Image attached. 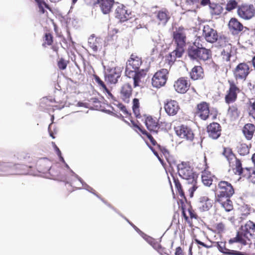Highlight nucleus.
I'll return each mask as SVG.
<instances>
[{
    "mask_svg": "<svg viewBox=\"0 0 255 255\" xmlns=\"http://www.w3.org/2000/svg\"><path fill=\"white\" fill-rule=\"evenodd\" d=\"M130 14V12H128V10L123 4L118 5L115 10V16L119 19L121 21H125L131 18Z\"/></svg>",
    "mask_w": 255,
    "mask_h": 255,
    "instance_id": "obj_23",
    "label": "nucleus"
},
{
    "mask_svg": "<svg viewBox=\"0 0 255 255\" xmlns=\"http://www.w3.org/2000/svg\"><path fill=\"white\" fill-rule=\"evenodd\" d=\"M188 54L191 59L205 61L210 58L211 51L205 48L199 47L194 45L189 47Z\"/></svg>",
    "mask_w": 255,
    "mask_h": 255,
    "instance_id": "obj_6",
    "label": "nucleus"
},
{
    "mask_svg": "<svg viewBox=\"0 0 255 255\" xmlns=\"http://www.w3.org/2000/svg\"><path fill=\"white\" fill-rule=\"evenodd\" d=\"M85 3L89 5H95L100 2V0H84Z\"/></svg>",
    "mask_w": 255,
    "mask_h": 255,
    "instance_id": "obj_58",
    "label": "nucleus"
},
{
    "mask_svg": "<svg viewBox=\"0 0 255 255\" xmlns=\"http://www.w3.org/2000/svg\"><path fill=\"white\" fill-rule=\"evenodd\" d=\"M217 248L218 250L222 253L227 254L228 255H249L246 252H241L240 251L230 250L226 248V244L225 242H217Z\"/></svg>",
    "mask_w": 255,
    "mask_h": 255,
    "instance_id": "obj_27",
    "label": "nucleus"
},
{
    "mask_svg": "<svg viewBox=\"0 0 255 255\" xmlns=\"http://www.w3.org/2000/svg\"><path fill=\"white\" fill-rule=\"evenodd\" d=\"M238 2L235 0H230L226 4V9L227 11H230L238 8Z\"/></svg>",
    "mask_w": 255,
    "mask_h": 255,
    "instance_id": "obj_50",
    "label": "nucleus"
},
{
    "mask_svg": "<svg viewBox=\"0 0 255 255\" xmlns=\"http://www.w3.org/2000/svg\"><path fill=\"white\" fill-rule=\"evenodd\" d=\"M175 133L181 138L192 141L194 138V134L192 129L187 125H181L174 128Z\"/></svg>",
    "mask_w": 255,
    "mask_h": 255,
    "instance_id": "obj_13",
    "label": "nucleus"
},
{
    "mask_svg": "<svg viewBox=\"0 0 255 255\" xmlns=\"http://www.w3.org/2000/svg\"><path fill=\"white\" fill-rule=\"evenodd\" d=\"M51 167V162L47 158H43L38 160L36 164V168L39 173L45 174L50 170Z\"/></svg>",
    "mask_w": 255,
    "mask_h": 255,
    "instance_id": "obj_22",
    "label": "nucleus"
},
{
    "mask_svg": "<svg viewBox=\"0 0 255 255\" xmlns=\"http://www.w3.org/2000/svg\"><path fill=\"white\" fill-rule=\"evenodd\" d=\"M132 89L131 85L127 83L124 84L121 90L120 96L121 99L125 102L128 103L129 98L131 96Z\"/></svg>",
    "mask_w": 255,
    "mask_h": 255,
    "instance_id": "obj_25",
    "label": "nucleus"
},
{
    "mask_svg": "<svg viewBox=\"0 0 255 255\" xmlns=\"http://www.w3.org/2000/svg\"><path fill=\"white\" fill-rule=\"evenodd\" d=\"M69 63V60H66L63 58H60L57 61V66L60 70H64L66 69Z\"/></svg>",
    "mask_w": 255,
    "mask_h": 255,
    "instance_id": "obj_48",
    "label": "nucleus"
},
{
    "mask_svg": "<svg viewBox=\"0 0 255 255\" xmlns=\"http://www.w3.org/2000/svg\"><path fill=\"white\" fill-rule=\"evenodd\" d=\"M229 29L233 35H238L241 32L249 30V28L243 24L236 18H231L228 24Z\"/></svg>",
    "mask_w": 255,
    "mask_h": 255,
    "instance_id": "obj_15",
    "label": "nucleus"
},
{
    "mask_svg": "<svg viewBox=\"0 0 255 255\" xmlns=\"http://www.w3.org/2000/svg\"><path fill=\"white\" fill-rule=\"evenodd\" d=\"M203 36L207 42L212 43L217 41L218 38L217 30L212 28L209 25L204 26Z\"/></svg>",
    "mask_w": 255,
    "mask_h": 255,
    "instance_id": "obj_18",
    "label": "nucleus"
},
{
    "mask_svg": "<svg viewBox=\"0 0 255 255\" xmlns=\"http://www.w3.org/2000/svg\"><path fill=\"white\" fill-rule=\"evenodd\" d=\"M116 110L115 109V108L114 107H113V115H115L117 117H122V118H123V116H122V114H120L119 115H118L116 113Z\"/></svg>",
    "mask_w": 255,
    "mask_h": 255,
    "instance_id": "obj_64",
    "label": "nucleus"
},
{
    "mask_svg": "<svg viewBox=\"0 0 255 255\" xmlns=\"http://www.w3.org/2000/svg\"><path fill=\"white\" fill-rule=\"evenodd\" d=\"M139 130L142 134L146 136V137L150 140L151 144L153 146H156V148L162 152V153L166 158L167 161L169 163L170 165H171V161L170 157L169 152L168 151V150L164 147H163L160 145L157 144L156 141L154 139L151 134L148 131H147L145 129H142L141 128H139Z\"/></svg>",
    "mask_w": 255,
    "mask_h": 255,
    "instance_id": "obj_16",
    "label": "nucleus"
},
{
    "mask_svg": "<svg viewBox=\"0 0 255 255\" xmlns=\"http://www.w3.org/2000/svg\"><path fill=\"white\" fill-rule=\"evenodd\" d=\"M195 242L198 245L201 246L205 247L206 248H209L211 247V246L206 245L203 242H202L201 241H200V240H199L197 239H195Z\"/></svg>",
    "mask_w": 255,
    "mask_h": 255,
    "instance_id": "obj_62",
    "label": "nucleus"
},
{
    "mask_svg": "<svg viewBox=\"0 0 255 255\" xmlns=\"http://www.w3.org/2000/svg\"><path fill=\"white\" fill-rule=\"evenodd\" d=\"M213 205V201L206 196H201L197 202V207L201 212L208 211Z\"/></svg>",
    "mask_w": 255,
    "mask_h": 255,
    "instance_id": "obj_20",
    "label": "nucleus"
},
{
    "mask_svg": "<svg viewBox=\"0 0 255 255\" xmlns=\"http://www.w3.org/2000/svg\"><path fill=\"white\" fill-rule=\"evenodd\" d=\"M204 162L205 163V168L204 171L202 172V181L203 183L207 186H210L213 182L212 176L211 172L206 170L207 164H206V158L205 156L204 159Z\"/></svg>",
    "mask_w": 255,
    "mask_h": 255,
    "instance_id": "obj_29",
    "label": "nucleus"
},
{
    "mask_svg": "<svg viewBox=\"0 0 255 255\" xmlns=\"http://www.w3.org/2000/svg\"><path fill=\"white\" fill-rule=\"evenodd\" d=\"M100 6L104 14L109 13L112 9V0H100Z\"/></svg>",
    "mask_w": 255,
    "mask_h": 255,
    "instance_id": "obj_36",
    "label": "nucleus"
},
{
    "mask_svg": "<svg viewBox=\"0 0 255 255\" xmlns=\"http://www.w3.org/2000/svg\"><path fill=\"white\" fill-rule=\"evenodd\" d=\"M251 71L249 62H243L238 64L233 70L236 82L238 80L246 81Z\"/></svg>",
    "mask_w": 255,
    "mask_h": 255,
    "instance_id": "obj_7",
    "label": "nucleus"
},
{
    "mask_svg": "<svg viewBox=\"0 0 255 255\" xmlns=\"http://www.w3.org/2000/svg\"><path fill=\"white\" fill-rule=\"evenodd\" d=\"M227 114L232 120L238 119L240 115V111L239 110L237 105H233L229 106Z\"/></svg>",
    "mask_w": 255,
    "mask_h": 255,
    "instance_id": "obj_35",
    "label": "nucleus"
},
{
    "mask_svg": "<svg viewBox=\"0 0 255 255\" xmlns=\"http://www.w3.org/2000/svg\"><path fill=\"white\" fill-rule=\"evenodd\" d=\"M43 42L42 46L44 47L47 46H51L53 42V36L50 32H46L43 37Z\"/></svg>",
    "mask_w": 255,
    "mask_h": 255,
    "instance_id": "obj_41",
    "label": "nucleus"
},
{
    "mask_svg": "<svg viewBox=\"0 0 255 255\" xmlns=\"http://www.w3.org/2000/svg\"><path fill=\"white\" fill-rule=\"evenodd\" d=\"M94 77L96 83L100 86V89L104 92L108 94L109 95L112 96V94L109 90L107 88L104 82L97 75H94Z\"/></svg>",
    "mask_w": 255,
    "mask_h": 255,
    "instance_id": "obj_42",
    "label": "nucleus"
},
{
    "mask_svg": "<svg viewBox=\"0 0 255 255\" xmlns=\"http://www.w3.org/2000/svg\"><path fill=\"white\" fill-rule=\"evenodd\" d=\"M132 104V110L135 116L137 118H140L141 116L139 110V100L136 98L133 99Z\"/></svg>",
    "mask_w": 255,
    "mask_h": 255,
    "instance_id": "obj_43",
    "label": "nucleus"
},
{
    "mask_svg": "<svg viewBox=\"0 0 255 255\" xmlns=\"http://www.w3.org/2000/svg\"><path fill=\"white\" fill-rule=\"evenodd\" d=\"M98 41L97 38L91 36L88 39V45L94 51L96 52L98 49Z\"/></svg>",
    "mask_w": 255,
    "mask_h": 255,
    "instance_id": "obj_46",
    "label": "nucleus"
},
{
    "mask_svg": "<svg viewBox=\"0 0 255 255\" xmlns=\"http://www.w3.org/2000/svg\"><path fill=\"white\" fill-rule=\"evenodd\" d=\"M215 231L218 234H222L226 231L225 225L223 222L218 223L215 225Z\"/></svg>",
    "mask_w": 255,
    "mask_h": 255,
    "instance_id": "obj_49",
    "label": "nucleus"
},
{
    "mask_svg": "<svg viewBox=\"0 0 255 255\" xmlns=\"http://www.w3.org/2000/svg\"><path fill=\"white\" fill-rule=\"evenodd\" d=\"M237 14L244 20H250L255 16V5L249 3H242L238 5Z\"/></svg>",
    "mask_w": 255,
    "mask_h": 255,
    "instance_id": "obj_9",
    "label": "nucleus"
},
{
    "mask_svg": "<svg viewBox=\"0 0 255 255\" xmlns=\"http://www.w3.org/2000/svg\"><path fill=\"white\" fill-rule=\"evenodd\" d=\"M182 202V205L181 206V210H182V216H183V217L185 219V220L186 221V222H189V218L187 216L186 214V208H185V205H183V201H181Z\"/></svg>",
    "mask_w": 255,
    "mask_h": 255,
    "instance_id": "obj_53",
    "label": "nucleus"
},
{
    "mask_svg": "<svg viewBox=\"0 0 255 255\" xmlns=\"http://www.w3.org/2000/svg\"><path fill=\"white\" fill-rule=\"evenodd\" d=\"M234 160L235 161V168H233V170H235V173L242 177L244 173V171L246 169H247L248 168H243L241 161L239 159L236 158Z\"/></svg>",
    "mask_w": 255,
    "mask_h": 255,
    "instance_id": "obj_38",
    "label": "nucleus"
},
{
    "mask_svg": "<svg viewBox=\"0 0 255 255\" xmlns=\"http://www.w3.org/2000/svg\"><path fill=\"white\" fill-rule=\"evenodd\" d=\"M217 195L216 197H231L235 193V189L230 182L222 180L217 186Z\"/></svg>",
    "mask_w": 255,
    "mask_h": 255,
    "instance_id": "obj_11",
    "label": "nucleus"
},
{
    "mask_svg": "<svg viewBox=\"0 0 255 255\" xmlns=\"http://www.w3.org/2000/svg\"><path fill=\"white\" fill-rule=\"evenodd\" d=\"M187 28L181 25L173 28L172 38L176 45V49L178 51L181 50L184 52V47L186 46L187 36L186 32Z\"/></svg>",
    "mask_w": 255,
    "mask_h": 255,
    "instance_id": "obj_4",
    "label": "nucleus"
},
{
    "mask_svg": "<svg viewBox=\"0 0 255 255\" xmlns=\"http://www.w3.org/2000/svg\"><path fill=\"white\" fill-rule=\"evenodd\" d=\"M228 82L229 88L226 92L224 100L226 104L230 105L237 100L238 95L241 92L242 90L238 86V82L229 80Z\"/></svg>",
    "mask_w": 255,
    "mask_h": 255,
    "instance_id": "obj_5",
    "label": "nucleus"
},
{
    "mask_svg": "<svg viewBox=\"0 0 255 255\" xmlns=\"http://www.w3.org/2000/svg\"><path fill=\"white\" fill-rule=\"evenodd\" d=\"M164 108L166 113L169 116L175 115L180 109L178 102L172 100L167 101L164 104Z\"/></svg>",
    "mask_w": 255,
    "mask_h": 255,
    "instance_id": "obj_21",
    "label": "nucleus"
},
{
    "mask_svg": "<svg viewBox=\"0 0 255 255\" xmlns=\"http://www.w3.org/2000/svg\"><path fill=\"white\" fill-rule=\"evenodd\" d=\"M252 239H255V223L249 220L241 226L236 236L230 239L229 243H238L245 246L249 244Z\"/></svg>",
    "mask_w": 255,
    "mask_h": 255,
    "instance_id": "obj_1",
    "label": "nucleus"
},
{
    "mask_svg": "<svg viewBox=\"0 0 255 255\" xmlns=\"http://www.w3.org/2000/svg\"><path fill=\"white\" fill-rule=\"evenodd\" d=\"M144 124L147 129L153 133L157 134L159 127L158 123L155 118L151 116H147L145 117Z\"/></svg>",
    "mask_w": 255,
    "mask_h": 255,
    "instance_id": "obj_19",
    "label": "nucleus"
},
{
    "mask_svg": "<svg viewBox=\"0 0 255 255\" xmlns=\"http://www.w3.org/2000/svg\"><path fill=\"white\" fill-rule=\"evenodd\" d=\"M183 53V51L181 50L179 51L178 49L175 48L172 52L166 56L165 62L168 64L169 68L174 64L176 58L181 57Z\"/></svg>",
    "mask_w": 255,
    "mask_h": 255,
    "instance_id": "obj_24",
    "label": "nucleus"
},
{
    "mask_svg": "<svg viewBox=\"0 0 255 255\" xmlns=\"http://www.w3.org/2000/svg\"><path fill=\"white\" fill-rule=\"evenodd\" d=\"M158 126L159 128L162 127V128H164L166 129L170 127V124L166 121H160V123H158Z\"/></svg>",
    "mask_w": 255,
    "mask_h": 255,
    "instance_id": "obj_57",
    "label": "nucleus"
},
{
    "mask_svg": "<svg viewBox=\"0 0 255 255\" xmlns=\"http://www.w3.org/2000/svg\"><path fill=\"white\" fill-rule=\"evenodd\" d=\"M209 7L210 13L213 15H218L222 13L223 10L222 7L219 4L212 3H210Z\"/></svg>",
    "mask_w": 255,
    "mask_h": 255,
    "instance_id": "obj_39",
    "label": "nucleus"
},
{
    "mask_svg": "<svg viewBox=\"0 0 255 255\" xmlns=\"http://www.w3.org/2000/svg\"><path fill=\"white\" fill-rule=\"evenodd\" d=\"M250 149L245 143H242L238 147V152L241 155H246L249 153Z\"/></svg>",
    "mask_w": 255,
    "mask_h": 255,
    "instance_id": "obj_47",
    "label": "nucleus"
},
{
    "mask_svg": "<svg viewBox=\"0 0 255 255\" xmlns=\"http://www.w3.org/2000/svg\"><path fill=\"white\" fill-rule=\"evenodd\" d=\"M147 73V70L144 69H141L140 70L136 71L133 72L132 77L131 78H133L134 87H136L139 86V83L141 81V79L144 78Z\"/></svg>",
    "mask_w": 255,
    "mask_h": 255,
    "instance_id": "obj_33",
    "label": "nucleus"
},
{
    "mask_svg": "<svg viewBox=\"0 0 255 255\" xmlns=\"http://www.w3.org/2000/svg\"><path fill=\"white\" fill-rule=\"evenodd\" d=\"M179 175L184 179L188 181L192 186L189 189L190 196L193 197L194 191L197 189L196 185L197 175L193 171V169L189 162H182L177 166Z\"/></svg>",
    "mask_w": 255,
    "mask_h": 255,
    "instance_id": "obj_2",
    "label": "nucleus"
},
{
    "mask_svg": "<svg viewBox=\"0 0 255 255\" xmlns=\"http://www.w3.org/2000/svg\"><path fill=\"white\" fill-rule=\"evenodd\" d=\"M210 3H211L210 0H201L200 2L201 5L202 6H205Z\"/></svg>",
    "mask_w": 255,
    "mask_h": 255,
    "instance_id": "obj_63",
    "label": "nucleus"
},
{
    "mask_svg": "<svg viewBox=\"0 0 255 255\" xmlns=\"http://www.w3.org/2000/svg\"><path fill=\"white\" fill-rule=\"evenodd\" d=\"M191 82L187 77H181L176 80L173 84L175 91L179 94H185L190 88Z\"/></svg>",
    "mask_w": 255,
    "mask_h": 255,
    "instance_id": "obj_14",
    "label": "nucleus"
},
{
    "mask_svg": "<svg viewBox=\"0 0 255 255\" xmlns=\"http://www.w3.org/2000/svg\"><path fill=\"white\" fill-rule=\"evenodd\" d=\"M190 76L194 80L202 79L204 76L203 69L200 66H195L190 72Z\"/></svg>",
    "mask_w": 255,
    "mask_h": 255,
    "instance_id": "obj_30",
    "label": "nucleus"
},
{
    "mask_svg": "<svg viewBox=\"0 0 255 255\" xmlns=\"http://www.w3.org/2000/svg\"><path fill=\"white\" fill-rule=\"evenodd\" d=\"M242 177L246 178L249 182L255 184V169L253 168H248L244 171Z\"/></svg>",
    "mask_w": 255,
    "mask_h": 255,
    "instance_id": "obj_34",
    "label": "nucleus"
},
{
    "mask_svg": "<svg viewBox=\"0 0 255 255\" xmlns=\"http://www.w3.org/2000/svg\"><path fill=\"white\" fill-rule=\"evenodd\" d=\"M113 104L114 105L115 107L114 108L116 111L118 110H120V111H121L123 112V114L126 115V116H128V115H130V114L128 113V110H127L126 107L122 103H120L118 101L114 99L113 98Z\"/></svg>",
    "mask_w": 255,
    "mask_h": 255,
    "instance_id": "obj_44",
    "label": "nucleus"
},
{
    "mask_svg": "<svg viewBox=\"0 0 255 255\" xmlns=\"http://www.w3.org/2000/svg\"><path fill=\"white\" fill-rule=\"evenodd\" d=\"M122 70V67H115L114 71L113 72V83L116 84L118 82V79L121 78Z\"/></svg>",
    "mask_w": 255,
    "mask_h": 255,
    "instance_id": "obj_45",
    "label": "nucleus"
},
{
    "mask_svg": "<svg viewBox=\"0 0 255 255\" xmlns=\"http://www.w3.org/2000/svg\"><path fill=\"white\" fill-rule=\"evenodd\" d=\"M194 114L203 121L208 120L210 115V104L205 101L197 104L195 108Z\"/></svg>",
    "mask_w": 255,
    "mask_h": 255,
    "instance_id": "obj_12",
    "label": "nucleus"
},
{
    "mask_svg": "<svg viewBox=\"0 0 255 255\" xmlns=\"http://www.w3.org/2000/svg\"><path fill=\"white\" fill-rule=\"evenodd\" d=\"M223 154L227 159L230 164H231L232 162L237 158L235 155L233 153L232 149L229 147L224 148Z\"/></svg>",
    "mask_w": 255,
    "mask_h": 255,
    "instance_id": "obj_40",
    "label": "nucleus"
},
{
    "mask_svg": "<svg viewBox=\"0 0 255 255\" xmlns=\"http://www.w3.org/2000/svg\"><path fill=\"white\" fill-rule=\"evenodd\" d=\"M230 198L226 197H216V201L224 208L226 211L230 212L234 209L233 202Z\"/></svg>",
    "mask_w": 255,
    "mask_h": 255,
    "instance_id": "obj_26",
    "label": "nucleus"
},
{
    "mask_svg": "<svg viewBox=\"0 0 255 255\" xmlns=\"http://www.w3.org/2000/svg\"><path fill=\"white\" fill-rule=\"evenodd\" d=\"M186 2L188 5L197 6L199 0H186Z\"/></svg>",
    "mask_w": 255,
    "mask_h": 255,
    "instance_id": "obj_59",
    "label": "nucleus"
},
{
    "mask_svg": "<svg viewBox=\"0 0 255 255\" xmlns=\"http://www.w3.org/2000/svg\"><path fill=\"white\" fill-rule=\"evenodd\" d=\"M17 158L22 164H13L12 175L26 174L29 172V169L33 166V158L28 153L20 152L17 153Z\"/></svg>",
    "mask_w": 255,
    "mask_h": 255,
    "instance_id": "obj_3",
    "label": "nucleus"
},
{
    "mask_svg": "<svg viewBox=\"0 0 255 255\" xmlns=\"http://www.w3.org/2000/svg\"><path fill=\"white\" fill-rule=\"evenodd\" d=\"M13 163L0 162V174L8 175L13 174Z\"/></svg>",
    "mask_w": 255,
    "mask_h": 255,
    "instance_id": "obj_31",
    "label": "nucleus"
},
{
    "mask_svg": "<svg viewBox=\"0 0 255 255\" xmlns=\"http://www.w3.org/2000/svg\"><path fill=\"white\" fill-rule=\"evenodd\" d=\"M52 143L54 144V149L56 152L57 154L59 157L60 160L63 162V163H65V160L63 158V157L62 156V154L61 152V151L59 149V148L56 146V145L55 144V143L52 142Z\"/></svg>",
    "mask_w": 255,
    "mask_h": 255,
    "instance_id": "obj_54",
    "label": "nucleus"
},
{
    "mask_svg": "<svg viewBox=\"0 0 255 255\" xmlns=\"http://www.w3.org/2000/svg\"><path fill=\"white\" fill-rule=\"evenodd\" d=\"M170 17L171 14L166 8H162L157 12L156 17L160 24L165 25Z\"/></svg>",
    "mask_w": 255,
    "mask_h": 255,
    "instance_id": "obj_28",
    "label": "nucleus"
},
{
    "mask_svg": "<svg viewBox=\"0 0 255 255\" xmlns=\"http://www.w3.org/2000/svg\"><path fill=\"white\" fill-rule=\"evenodd\" d=\"M174 255H185V253L181 247H178L175 249Z\"/></svg>",
    "mask_w": 255,
    "mask_h": 255,
    "instance_id": "obj_60",
    "label": "nucleus"
},
{
    "mask_svg": "<svg viewBox=\"0 0 255 255\" xmlns=\"http://www.w3.org/2000/svg\"><path fill=\"white\" fill-rule=\"evenodd\" d=\"M207 132L209 138L216 140L222 134V128L221 126L217 122H212L207 126Z\"/></svg>",
    "mask_w": 255,
    "mask_h": 255,
    "instance_id": "obj_17",
    "label": "nucleus"
},
{
    "mask_svg": "<svg viewBox=\"0 0 255 255\" xmlns=\"http://www.w3.org/2000/svg\"><path fill=\"white\" fill-rule=\"evenodd\" d=\"M141 58L136 54H132L127 63L126 69V75L130 78L132 77L133 72L138 70L142 64Z\"/></svg>",
    "mask_w": 255,
    "mask_h": 255,
    "instance_id": "obj_8",
    "label": "nucleus"
},
{
    "mask_svg": "<svg viewBox=\"0 0 255 255\" xmlns=\"http://www.w3.org/2000/svg\"><path fill=\"white\" fill-rule=\"evenodd\" d=\"M38 6L40 12L42 14L45 12L44 7L48 9H50L49 5L45 2H44V3L38 4Z\"/></svg>",
    "mask_w": 255,
    "mask_h": 255,
    "instance_id": "obj_52",
    "label": "nucleus"
},
{
    "mask_svg": "<svg viewBox=\"0 0 255 255\" xmlns=\"http://www.w3.org/2000/svg\"><path fill=\"white\" fill-rule=\"evenodd\" d=\"M221 55L224 60L227 62L229 61L230 60V58L231 57V54L230 52L226 51L224 49L221 52Z\"/></svg>",
    "mask_w": 255,
    "mask_h": 255,
    "instance_id": "obj_51",
    "label": "nucleus"
},
{
    "mask_svg": "<svg viewBox=\"0 0 255 255\" xmlns=\"http://www.w3.org/2000/svg\"><path fill=\"white\" fill-rule=\"evenodd\" d=\"M248 86L252 95H255V81L248 83Z\"/></svg>",
    "mask_w": 255,
    "mask_h": 255,
    "instance_id": "obj_56",
    "label": "nucleus"
},
{
    "mask_svg": "<svg viewBox=\"0 0 255 255\" xmlns=\"http://www.w3.org/2000/svg\"><path fill=\"white\" fill-rule=\"evenodd\" d=\"M243 208L244 209V212H245V213L242 214V216L247 217L251 213L250 208L246 206V207H243Z\"/></svg>",
    "mask_w": 255,
    "mask_h": 255,
    "instance_id": "obj_61",
    "label": "nucleus"
},
{
    "mask_svg": "<svg viewBox=\"0 0 255 255\" xmlns=\"http://www.w3.org/2000/svg\"><path fill=\"white\" fill-rule=\"evenodd\" d=\"M173 181L175 185V187L176 190V193L177 194H178V195L181 198L180 201H182L184 200L185 201H187V200L184 194V192L182 188V186L179 180H178V178H175L174 177H173Z\"/></svg>",
    "mask_w": 255,
    "mask_h": 255,
    "instance_id": "obj_37",
    "label": "nucleus"
},
{
    "mask_svg": "<svg viewBox=\"0 0 255 255\" xmlns=\"http://www.w3.org/2000/svg\"><path fill=\"white\" fill-rule=\"evenodd\" d=\"M187 211L188 212V213L189 214V216H190V217L191 219H193V218L197 219V216L196 215L195 211L193 210V209L192 208V207L191 206L188 207V208L187 209Z\"/></svg>",
    "mask_w": 255,
    "mask_h": 255,
    "instance_id": "obj_55",
    "label": "nucleus"
},
{
    "mask_svg": "<svg viewBox=\"0 0 255 255\" xmlns=\"http://www.w3.org/2000/svg\"><path fill=\"white\" fill-rule=\"evenodd\" d=\"M243 132L248 140L252 138L255 131V126L252 124H247L243 128Z\"/></svg>",
    "mask_w": 255,
    "mask_h": 255,
    "instance_id": "obj_32",
    "label": "nucleus"
},
{
    "mask_svg": "<svg viewBox=\"0 0 255 255\" xmlns=\"http://www.w3.org/2000/svg\"><path fill=\"white\" fill-rule=\"evenodd\" d=\"M169 70L166 68H162L157 71L153 75L151 83L153 87L160 88L164 86L168 78Z\"/></svg>",
    "mask_w": 255,
    "mask_h": 255,
    "instance_id": "obj_10",
    "label": "nucleus"
}]
</instances>
